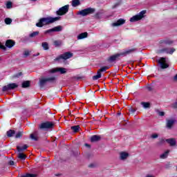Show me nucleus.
<instances>
[{
	"label": "nucleus",
	"instance_id": "20",
	"mask_svg": "<svg viewBox=\"0 0 177 177\" xmlns=\"http://www.w3.org/2000/svg\"><path fill=\"white\" fill-rule=\"evenodd\" d=\"M84 38H88V32H86L80 33L77 35V39H84Z\"/></svg>",
	"mask_w": 177,
	"mask_h": 177
},
{
	"label": "nucleus",
	"instance_id": "49",
	"mask_svg": "<svg viewBox=\"0 0 177 177\" xmlns=\"http://www.w3.org/2000/svg\"><path fill=\"white\" fill-rule=\"evenodd\" d=\"M146 177H155L154 176H151V175H148Z\"/></svg>",
	"mask_w": 177,
	"mask_h": 177
},
{
	"label": "nucleus",
	"instance_id": "38",
	"mask_svg": "<svg viewBox=\"0 0 177 177\" xmlns=\"http://www.w3.org/2000/svg\"><path fill=\"white\" fill-rule=\"evenodd\" d=\"M120 5H121V1H118V2L115 3L113 6V9H115V8H118V6H120Z\"/></svg>",
	"mask_w": 177,
	"mask_h": 177
},
{
	"label": "nucleus",
	"instance_id": "52",
	"mask_svg": "<svg viewBox=\"0 0 177 177\" xmlns=\"http://www.w3.org/2000/svg\"><path fill=\"white\" fill-rule=\"evenodd\" d=\"M19 75H21V73L19 74Z\"/></svg>",
	"mask_w": 177,
	"mask_h": 177
},
{
	"label": "nucleus",
	"instance_id": "53",
	"mask_svg": "<svg viewBox=\"0 0 177 177\" xmlns=\"http://www.w3.org/2000/svg\"><path fill=\"white\" fill-rule=\"evenodd\" d=\"M0 60H1V58H0Z\"/></svg>",
	"mask_w": 177,
	"mask_h": 177
},
{
	"label": "nucleus",
	"instance_id": "47",
	"mask_svg": "<svg viewBox=\"0 0 177 177\" xmlns=\"http://www.w3.org/2000/svg\"><path fill=\"white\" fill-rule=\"evenodd\" d=\"M159 115H160V117H162L165 115V113L162 112V111H160L158 113Z\"/></svg>",
	"mask_w": 177,
	"mask_h": 177
},
{
	"label": "nucleus",
	"instance_id": "40",
	"mask_svg": "<svg viewBox=\"0 0 177 177\" xmlns=\"http://www.w3.org/2000/svg\"><path fill=\"white\" fill-rule=\"evenodd\" d=\"M107 66H104L102 68H101L98 71H100V73H102L103 71H106V70H107Z\"/></svg>",
	"mask_w": 177,
	"mask_h": 177
},
{
	"label": "nucleus",
	"instance_id": "18",
	"mask_svg": "<svg viewBox=\"0 0 177 177\" xmlns=\"http://www.w3.org/2000/svg\"><path fill=\"white\" fill-rule=\"evenodd\" d=\"M15 41L11 39H8L6 41V46H7V48H13V46H15Z\"/></svg>",
	"mask_w": 177,
	"mask_h": 177
},
{
	"label": "nucleus",
	"instance_id": "43",
	"mask_svg": "<svg viewBox=\"0 0 177 177\" xmlns=\"http://www.w3.org/2000/svg\"><path fill=\"white\" fill-rule=\"evenodd\" d=\"M0 49H2L3 50H6V47L0 42Z\"/></svg>",
	"mask_w": 177,
	"mask_h": 177
},
{
	"label": "nucleus",
	"instance_id": "22",
	"mask_svg": "<svg viewBox=\"0 0 177 177\" xmlns=\"http://www.w3.org/2000/svg\"><path fill=\"white\" fill-rule=\"evenodd\" d=\"M28 149V145H24L23 147H17V150L20 153V151H23V150H27Z\"/></svg>",
	"mask_w": 177,
	"mask_h": 177
},
{
	"label": "nucleus",
	"instance_id": "44",
	"mask_svg": "<svg viewBox=\"0 0 177 177\" xmlns=\"http://www.w3.org/2000/svg\"><path fill=\"white\" fill-rule=\"evenodd\" d=\"M95 19H100V12H97L95 15Z\"/></svg>",
	"mask_w": 177,
	"mask_h": 177
},
{
	"label": "nucleus",
	"instance_id": "5",
	"mask_svg": "<svg viewBox=\"0 0 177 177\" xmlns=\"http://www.w3.org/2000/svg\"><path fill=\"white\" fill-rule=\"evenodd\" d=\"M55 77H41L39 79V86L40 88H44L46 84V82H52V81H55Z\"/></svg>",
	"mask_w": 177,
	"mask_h": 177
},
{
	"label": "nucleus",
	"instance_id": "35",
	"mask_svg": "<svg viewBox=\"0 0 177 177\" xmlns=\"http://www.w3.org/2000/svg\"><path fill=\"white\" fill-rule=\"evenodd\" d=\"M6 24H12V19L10 18H6L5 19Z\"/></svg>",
	"mask_w": 177,
	"mask_h": 177
},
{
	"label": "nucleus",
	"instance_id": "8",
	"mask_svg": "<svg viewBox=\"0 0 177 177\" xmlns=\"http://www.w3.org/2000/svg\"><path fill=\"white\" fill-rule=\"evenodd\" d=\"M70 8L69 5H66L62 8H60L59 9V10L57 11V15H58V16H63L64 15H66V13H67V12H68V9Z\"/></svg>",
	"mask_w": 177,
	"mask_h": 177
},
{
	"label": "nucleus",
	"instance_id": "17",
	"mask_svg": "<svg viewBox=\"0 0 177 177\" xmlns=\"http://www.w3.org/2000/svg\"><path fill=\"white\" fill-rule=\"evenodd\" d=\"M30 139H32V140H38V139H39L38 131H34L32 133L30 134Z\"/></svg>",
	"mask_w": 177,
	"mask_h": 177
},
{
	"label": "nucleus",
	"instance_id": "13",
	"mask_svg": "<svg viewBox=\"0 0 177 177\" xmlns=\"http://www.w3.org/2000/svg\"><path fill=\"white\" fill-rule=\"evenodd\" d=\"M122 24H125V19H119L116 22L112 24L113 27H118L120 26H122Z\"/></svg>",
	"mask_w": 177,
	"mask_h": 177
},
{
	"label": "nucleus",
	"instance_id": "19",
	"mask_svg": "<svg viewBox=\"0 0 177 177\" xmlns=\"http://www.w3.org/2000/svg\"><path fill=\"white\" fill-rule=\"evenodd\" d=\"M175 48H164L162 50H160V52H166V53H169V55H172V53H174V52H175Z\"/></svg>",
	"mask_w": 177,
	"mask_h": 177
},
{
	"label": "nucleus",
	"instance_id": "29",
	"mask_svg": "<svg viewBox=\"0 0 177 177\" xmlns=\"http://www.w3.org/2000/svg\"><path fill=\"white\" fill-rule=\"evenodd\" d=\"M71 129L73 131V132L77 133L78 132V131H80V126L78 125L73 126V127H71Z\"/></svg>",
	"mask_w": 177,
	"mask_h": 177
},
{
	"label": "nucleus",
	"instance_id": "48",
	"mask_svg": "<svg viewBox=\"0 0 177 177\" xmlns=\"http://www.w3.org/2000/svg\"><path fill=\"white\" fill-rule=\"evenodd\" d=\"M9 165H15V162L12 161V160H10V161L9 162Z\"/></svg>",
	"mask_w": 177,
	"mask_h": 177
},
{
	"label": "nucleus",
	"instance_id": "34",
	"mask_svg": "<svg viewBox=\"0 0 177 177\" xmlns=\"http://www.w3.org/2000/svg\"><path fill=\"white\" fill-rule=\"evenodd\" d=\"M162 44H165V45H171V44H173V41L171 40H164Z\"/></svg>",
	"mask_w": 177,
	"mask_h": 177
},
{
	"label": "nucleus",
	"instance_id": "6",
	"mask_svg": "<svg viewBox=\"0 0 177 177\" xmlns=\"http://www.w3.org/2000/svg\"><path fill=\"white\" fill-rule=\"evenodd\" d=\"M145 15H146V10H142L138 15H136L131 17L130 19V21H131V23H133L135 21H139V20H142V17H145Z\"/></svg>",
	"mask_w": 177,
	"mask_h": 177
},
{
	"label": "nucleus",
	"instance_id": "26",
	"mask_svg": "<svg viewBox=\"0 0 177 177\" xmlns=\"http://www.w3.org/2000/svg\"><path fill=\"white\" fill-rule=\"evenodd\" d=\"M99 78H102V73H100V71L97 72V75L93 77V80L96 81V80H99Z\"/></svg>",
	"mask_w": 177,
	"mask_h": 177
},
{
	"label": "nucleus",
	"instance_id": "14",
	"mask_svg": "<svg viewBox=\"0 0 177 177\" xmlns=\"http://www.w3.org/2000/svg\"><path fill=\"white\" fill-rule=\"evenodd\" d=\"M176 120L174 119H170L167 120L166 127L168 128V129H171L172 127H174V124H175Z\"/></svg>",
	"mask_w": 177,
	"mask_h": 177
},
{
	"label": "nucleus",
	"instance_id": "4",
	"mask_svg": "<svg viewBox=\"0 0 177 177\" xmlns=\"http://www.w3.org/2000/svg\"><path fill=\"white\" fill-rule=\"evenodd\" d=\"M96 12L95 8H88L77 12V15L81 16H88V15H93V12Z\"/></svg>",
	"mask_w": 177,
	"mask_h": 177
},
{
	"label": "nucleus",
	"instance_id": "21",
	"mask_svg": "<svg viewBox=\"0 0 177 177\" xmlns=\"http://www.w3.org/2000/svg\"><path fill=\"white\" fill-rule=\"evenodd\" d=\"M169 150H167L163 153L160 154V158H161L162 160H165V158H167L168 155L169 154Z\"/></svg>",
	"mask_w": 177,
	"mask_h": 177
},
{
	"label": "nucleus",
	"instance_id": "39",
	"mask_svg": "<svg viewBox=\"0 0 177 177\" xmlns=\"http://www.w3.org/2000/svg\"><path fill=\"white\" fill-rule=\"evenodd\" d=\"M12 2L11 1H8L6 3V8L7 9H10V8H12Z\"/></svg>",
	"mask_w": 177,
	"mask_h": 177
},
{
	"label": "nucleus",
	"instance_id": "46",
	"mask_svg": "<svg viewBox=\"0 0 177 177\" xmlns=\"http://www.w3.org/2000/svg\"><path fill=\"white\" fill-rule=\"evenodd\" d=\"M24 56H26V57H27V56H28V55H30V53L26 50V51H24Z\"/></svg>",
	"mask_w": 177,
	"mask_h": 177
},
{
	"label": "nucleus",
	"instance_id": "27",
	"mask_svg": "<svg viewBox=\"0 0 177 177\" xmlns=\"http://www.w3.org/2000/svg\"><path fill=\"white\" fill-rule=\"evenodd\" d=\"M98 140H100V136H99L95 135L91 138V142H97Z\"/></svg>",
	"mask_w": 177,
	"mask_h": 177
},
{
	"label": "nucleus",
	"instance_id": "51",
	"mask_svg": "<svg viewBox=\"0 0 177 177\" xmlns=\"http://www.w3.org/2000/svg\"><path fill=\"white\" fill-rule=\"evenodd\" d=\"M89 167H92V165H90Z\"/></svg>",
	"mask_w": 177,
	"mask_h": 177
},
{
	"label": "nucleus",
	"instance_id": "12",
	"mask_svg": "<svg viewBox=\"0 0 177 177\" xmlns=\"http://www.w3.org/2000/svg\"><path fill=\"white\" fill-rule=\"evenodd\" d=\"M60 73V74H66L67 73V69L65 68H55L50 71V73Z\"/></svg>",
	"mask_w": 177,
	"mask_h": 177
},
{
	"label": "nucleus",
	"instance_id": "24",
	"mask_svg": "<svg viewBox=\"0 0 177 177\" xmlns=\"http://www.w3.org/2000/svg\"><path fill=\"white\" fill-rule=\"evenodd\" d=\"M15 133H16V131H15L14 130H9L7 131V136L8 138H12L15 136Z\"/></svg>",
	"mask_w": 177,
	"mask_h": 177
},
{
	"label": "nucleus",
	"instance_id": "31",
	"mask_svg": "<svg viewBox=\"0 0 177 177\" xmlns=\"http://www.w3.org/2000/svg\"><path fill=\"white\" fill-rule=\"evenodd\" d=\"M141 104L144 109H149L150 107V103L149 102H141Z\"/></svg>",
	"mask_w": 177,
	"mask_h": 177
},
{
	"label": "nucleus",
	"instance_id": "15",
	"mask_svg": "<svg viewBox=\"0 0 177 177\" xmlns=\"http://www.w3.org/2000/svg\"><path fill=\"white\" fill-rule=\"evenodd\" d=\"M129 157V153L128 152L122 151L120 153V158L122 161H124V160H127Z\"/></svg>",
	"mask_w": 177,
	"mask_h": 177
},
{
	"label": "nucleus",
	"instance_id": "50",
	"mask_svg": "<svg viewBox=\"0 0 177 177\" xmlns=\"http://www.w3.org/2000/svg\"><path fill=\"white\" fill-rule=\"evenodd\" d=\"M118 115H121V113H118Z\"/></svg>",
	"mask_w": 177,
	"mask_h": 177
},
{
	"label": "nucleus",
	"instance_id": "1",
	"mask_svg": "<svg viewBox=\"0 0 177 177\" xmlns=\"http://www.w3.org/2000/svg\"><path fill=\"white\" fill-rule=\"evenodd\" d=\"M133 52H136V48H131L129 50H126L122 53H116L109 57L107 60L109 63H113V62H115L116 60H120V57H121V56L124 57L125 56H127V55H131V53H133Z\"/></svg>",
	"mask_w": 177,
	"mask_h": 177
},
{
	"label": "nucleus",
	"instance_id": "16",
	"mask_svg": "<svg viewBox=\"0 0 177 177\" xmlns=\"http://www.w3.org/2000/svg\"><path fill=\"white\" fill-rule=\"evenodd\" d=\"M165 142H167L171 147L176 146V140L174 138L166 139Z\"/></svg>",
	"mask_w": 177,
	"mask_h": 177
},
{
	"label": "nucleus",
	"instance_id": "30",
	"mask_svg": "<svg viewBox=\"0 0 177 177\" xmlns=\"http://www.w3.org/2000/svg\"><path fill=\"white\" fill-rule=\"evenodd\" d=\"M30 86V81H25L22 83V88H28Z\"/></svg>",
	"mask_w": 177,
	"mask_h": 177
},
{
	"label": "nucleus",
	"instance_id": "9",
	"mask_svg": "<svg viewBox=\"0 0 177 177\" xmlns=\"http://www.w3.org/2000/svg\"><path fill=\"white\" fill-rule=\"evenodd\" d=\"M18 86L19 85L16 83L8 84L3 87V91L6 92L7 91H12L13 89H16Z\"/></svg>",
	"mask_w": 177,
	"mask_h": 177
},
{
	"label": "nucleus",
	"instance_id": "7",
	"mask_svg": "<svg viewBox=\"0 0 177 177\" xmlns=\"http://www.w3.org/2000/svg\"><path fill=\"white\" fill-rule=\"evenodd\" d=\"M54 124L53 122H43L41 123L39 128L40 129H50L52 128H53L54 127Z\"/></svg>",
	"mask_w": 177,
	"mask_h": 177
},
{
	"label": "nucleus",
	"instance_id": "25",
	"mask_svg": "<svg viewBox=\"0 0 177 177\" xmlns=\"http://www.w3.org/2000/svg\"><path fill=\"white\" fill-rule=\"evenodd\" d=\"M79 5H81V2L80 1V0L72 1V6H73L74 8L79 6Z\"/></svg>",
	"mask_w": 177,
	"mask_h": 177
},
{
	"label": "nucleus",
	"instance_id": "11",
	"mask_svg": "<svg viewBox=\"0 0 177 177\" xmlns=\"http://www.w3.org/2000/svg\"><path fill=\"white\" fill-rule=\"evenodd\" d=\"M158 63L162 68H168L169 67V65L167 63V60H165V57H161L159 59Z\"/></svg>",
	"mask_w": 177,
	"mask_h": 177
},
{
	"label": "nucleus",
	"instance_id": "41",
	"mask_svg": "<svg viewBox=\"0 0 177 177\" xmlns=\"http://www.w3.org/2000/svg\"><path fill=\"white\" fill-rule=\"evenodd\" d=\"M151 138L152 139H157V138H158V134H157V133H153V134H152V135L151 136Z\"/></svg>",
	"mask_w": 177,
	"mask_h": 177
},
{
	"label": "nucleus",
	"instance_id": "37",
	"mask_svg": "<svg viewBox=\"0 0 177 177\" xmlns=\"http://www.w3.org/2000/svg\"><path fill=\"white\" fill-rule=\"evenodd\" d=\"M37 176L35 174H27L25 175H22L21 177H35Z\"/></svg>",
	"mask_w": 177,
	"mask_h": 177
},
{
	"label": "nucleus",
	"instance_id": "3",
	"mask_svg": "<svg viewBox=\"0 0 177 177\" xmlns=\"http://www.w3.org/2000/svg\"><path fill=\"white\" fill-rule=\"evenodd\" d=\"M74 56V54L71 52H66L64 54H62L57 57L54 60L55 62H60V60H67L68 59H71Z\"/></svg>",
	"mask_w": 177,
	"mask_h": 177
},
{
	"label": "nucleus",
	"instance_id": "32",
	"mask_svg": "<svg viewBox=\"0 0 177 177\" xmlns=\"http://www.w3.org/2000/svg\"><path fill=\"white\" fill-rule=\"evenodd\" d=\"M26 158L27 156L23 153H19L18 154V158H20V160H24Z\"/></svg>",
	"mask_w": 177,
	"mask_h": 177
},
{
	"label": "nucleus",
	"instance_id": "28",
	"mask_svg": "<svg viewBox=\"0 0 177 177\" xmlns=\"http://www.w3.org/2000/svg\"><path fill=\"white\" fill-rule=\"evenodd\" d=\"M41 46L44 50H48V49H49V44H48V42H43L41 44Z\"/></svg>",
	"mask_w": 177,
	"mask_h": 177
},
{
	"label": "nucleus",
	"instance_id": "36",
	"mask_svg": "<svg viewBox=\"0 0 177 177\" xmlns=\"http://www.w3.org/2000/svg\"><path fill=\"white\" fill-rule=\"evenodd\" d=\"M38 34H39V32H38V31L33 32L32 33H31V34L30 35V37L31 38H32V37H37V35H38Z\"/></svg>",
	"mask_w": 177,
	"mask_h": 177
},
{
	"label": "nucleus",
	"instance_id": "33",
	"mask_svg": "<svg viewBox=\"0 0 177 177\" xmlns=\"http://www.w3.org/2000/svg\"><path fill=\"white\" fill-rule=\"evenodd\" d=\"M21 136H23V131H18L15 135L16 139H19V138H21Z\"/></svg>",
	"mask_w": 177,
	"mask_h": 177
},
{
	"label": "nucleus",
	"instance_id": "42",
	"mask_svg": "<svg viewBox=\"0 0 177 177\" xmlns=\"http://www.w3.org/2000/svg\"><path fill=\"white\" fill-rule=\"evenodd\" d=\"M165 139H161L158 142V145L160 146L161 145H162L163 143H165Z\"/></svg>",
	"mask_w": 177,
	"mask_h": 177
},
{
	"label": "nucleus",
	"instance_id": "2",
	"mask_svg": "<svg viewBox=\"0 0 177 177\" xmlns=\"http://www.w3.org/2000/svg\"><path fill=\"white\" fill-rule=\"evenodd\" d=\"M60 17H43L41 18L38 23L36 24L37 27H44V26H48V24H52V23H55V21H57L59 20Z\"/></svg>",
	"mask_w": 177,
	"mask_h": 177
},
{
	"label": "nucleus",
	"instance_id": "45",
	"mask_svg": "<svg viewBox=\"0 0 177 177\" xmlns=\"http://www.w3.org/2000/svg\"><path fill=\"white\" fill-rule=\"evenodd\" d=\"M129 111H130V113H135V111H136V109H135L133 108H130L129 109Z\"/></svg>",
	"mask_w": 177,
	"mask_h": 177
},
{
	"label": "nucleus",
	"instance_id": "23",
	"mask_svg": "<svg viewBox=\"0 0 177 177\" xmlns=\"http://www.w3.org/2000/svg\"><path fill=\"white\" fill-rule=\"evenodd\" d=\"M63 44V41L62 40H55L53 41V45L56 47L58 48L59 46H62V44Z\"/></svg>",
	"mask_w": 177,
	"mask_h": 177
},
{
	"label": "nucleus",
	"instance_id": "10",
	"mask_svg": "<svg viewBox=\"0 0 177 177\" xmlns=\"http://www.w3.org/2000/svg\"><path fill=\"white\" fill-rule=\"evenodd\" d=\"M63 30V27L62 26H55L51 29L47 30L44 32V34H51V32H59Z\"/></svg>",
	"mask_w": 177,
	"mask_h": 177
}]
</instances>
